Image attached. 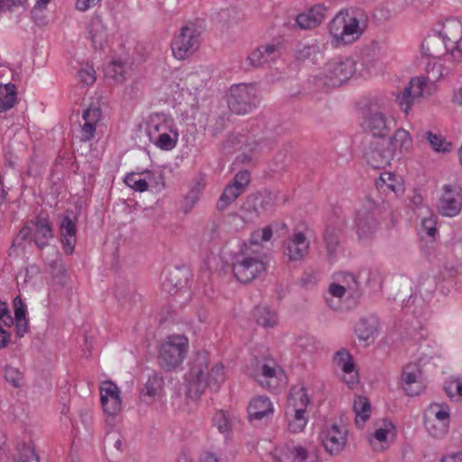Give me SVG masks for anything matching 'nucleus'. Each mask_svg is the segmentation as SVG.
<instances>
[{
	"label": "nucleus",
	"instance_id": "nucleus-61",
	"mask_svg": "<svg viewBox=\"0 0 462 462\" xmlns=\"http://www.w3.org/2000/svg\"><path fill=\"white\" fill-rule=\"evenodd\" d=\"M101 0H77L76 8L79 11L85 12L97 5Z\"/></svg>",
	"mask_w": 462,
	"mask_h": 462
},
{
	"label": "nucleus",
	"instance_id": "nucleus-41",
	"mask_svg": "<svg viewBox=\"0 0 462 462\" xmlns=\"http://www.w3.org/2000/svg\"><path fill=\"white\" fill-rule=\"evenodd\" d=\"M337 281L346 287L352 295H356L360 291V282L362 279L353 273L341 272L337 274Z\"/></svg>",
	"mask_w": 462,
	"mask_h": 462
},
{
	"label": "nucleus",
	"instance_id": "nucleus-27",
	"mask_svg": "<svg viewBox=\"0 0 462 462\" xmlns=\"http://www.w3.org/2000/svg\"><path fill=\"white\" fill-rule=\"evenodd\" d=\"M390 151L393 152V159L408 152L412 148V139L408 131L400 128L396 130L391 137L390 142L386 143Z\"/></svg>",
	"mask_w": 462,
	"mask_h": 462
},
{
	"label": "nucleus",
	"instance_id": "nucleus-60",
	"mask_svg": "<svg viewBox=\"0 0 462 462\" xmlns=\"http://www.w3.org/2000/svg\"><path fill=\"white\" fill-rule=\"evenodd\" d=\"M14 324L15 326V331L19 337L24 336L28 331V321L26 319H14Z\"/></svg>",
	"mask_w": 462,
	"mask_h": 462
},
{
	"label": "nucleus",
	"instance_id": "nucleus-3",
	"mask_svg": "<svg viewBox=\"0 0 462 462\" xmlns=\"http://www.w3.org/2000/svg\"><path fill=\"white\" fill-rule=\"evenodd\" d=\"M150 141L162 151H171L179 141V130L174 119L163 113L152 115L147 123Z\"/></svg>",
	"mask_w": 462,
	"mask_h": 462
},
{
	"label": "nucleus",
	"instance_id": "nucleus-63",
	"mask_svg": "<svg viewBox=\"0 0 462 462\" xmlns=\"http://www.w3.org/2000/svg\"><path fill=\"white\" fill-rule=\"evenodd\" d=\"M346 291V287L343 286L342 284L332 283L328 288L329 294L336 298H342L345 295Z\"/></svg>",
	"mask_w": 462,
	"mask_h": 462
},
{
	"label": "nucleus",
	"instance_id": "nucleus-28",
	"mask_svg": "<svg viewBox=\"0 0 462 462\" xmlns=\"http://www.w3.org/2000/svg\"><path fill=\"white\" fill-rule=\"evenodd\" d=\"M375 186L382 192L392 191L396 196L404 193L405 188L402 178L392 172H383L375 180Z\"/></svg>",
	"mask_w": 462,
	"mask_h": 462
},
{
	"label": "nucleus",
	"instance_id": "nucleus-20",
	"mask_svg": "<svg viewBox=\"0 0 462 462\" xmlns=\"http://www.w3.org/2000/svg\"><path fill=\"white\" fill-rule=\"evenodd\" d=\"M309 249L310 242L300 231L293 232L283 243V254L291 262L302 260L309 253Z\"/></svg>",
	"mask_w": 462,
	"mask_h": 462
},
{
	"label": "nucleus",
	"instance_id": "nucleus-19",
	"mask_svg": "<svg viewBox=\"0 0 462 462\" xmlns=\"http://www.w3.org/2000/svg\"><path fill=\"white\" fill-rule=\"evenodd\" d=\"M99 392L104 411L110 416L118 414L122 408L118 386L111 381H105L101 383Z\"/></svg>",
	"mask_w": 462,
	"mask_h": 462
},
{
	"label": "nucleus",
	"instance_id": "nucleus-62",
	"mask_svg": "<svg viewBox=\"0 0 462 462\" xmlns=\"http://www.w3.org/2000/svg\"><path fill=\"white\" fill-rule=\"evenodd\" d=\"M27 0H0V13L10 10L13 6L23 5Z\"/></svg>",
	"mask_w": 462,
	"mask_h": 462
},
{
	"label": "nucleus",
	"instance_id": "nucleus-18",
	"mask_svg": "<svg viewBox=\"0 0 462 462\" xmlns=\"http://www.w3.org/2000/svg\"><path fill=\"white\" fill-rule=\"evenodd\" d=\"M402 387L407 395L420 394L425 388L420 366L415 363L406 365L402 373Z\"/></svg>",
	"mask_w": 462,
	"mask_h": 462
},
{
	"label": "nucleus",
	"instance_id": "nucleus-45",
	"mask_svg": "<svg viewBox=\"0 0 462 462\" xmlns=\"http://www.w3.org/2000/svg\"><path fill=\"white\" fill-rule=\"evenodd\" d=\"M425 135L431 148L435 152H445L450 150L451 143L447 142L442 135L434 134L432 132H427Z\"/></svg>",
	"mask_w": 462,
	"mask_h": 462
},
{
	"label": "nucleus",
	"instance_id": "nucleus-42",
	"mask_svg": "<svg viewBox=\"0 0 462 462\" xmlns=\"http://www.w3.org/2000/svg\"><path fill=\"white\" fill-rule=\"evenodd\" d=\"M340 228L333 225H328L324 232V242L329 254H333L339 245Z\"/></svg>",
	"mask_w": 462,
	"mask_h": 462
},
{
	"label": "nucleus",
	"instance_id": "nucleus-4",
	"mask_svg": "<svg viewBox=\"0 0 462 462\" xmlns=\"http://www.w3.org/2000/svg\"><path fill=\"white\" fill-rule=\"evenodd\" d=\"M267 256L263 250H245L234 257L232 263L235 277L248 283L266 272Z\"/></svg>",
	"mask_w": 462,
	"mask_h": 462
},
{
	"label": "nucleus",
	"instance_id": "nucleus-34",
	"mask_svg": "<svg viewBox=\"0 0 462 462\" xmlns=\"http://www.w3.org/2000/svg\"><path fill=\"white\" fill-rule=\"evenodd\" d=\"M127 69L125 63L119 60H112L105 69V77L116 84H122L126 80Z\"/></svg>",
	"mask_w": 462,
	"mask_h": 462
},
{
	"label": "nucleus",
	"instance_id": "nucleus-29",
	"mask_svg": "<svg viewBox=\"0 0 462 462\" xmlns=\"http://www.w3.org/2000/svg\"><path fill=\"white\" fill-rule=\"evenodd\" d=\"M60 232L65 254H71L76 245L77 227L76 224L69 216H65L61 220L60 225Z\"/></svg>",
	"mask_w": 462,
	"mask_h": 462
},
{
	"label": "nucleus",
	"instance_id": "nucleus-2",
	"mask_svg": "<svg viewBox=\"0 0 462 462\" xmlns=\"http://www.w3.org/2000/svg\"><path fill=\"white\" fill-rule=\"evenodd\" d=\"M366 15L362 9L349 8L340 11L329 23L332 37L344 44H349L360 38L366 28Z\"/></svg>",
	"mask_w": 462,
	"mask_h": 462
},
{
	"label": "nucleus",
	"instance_id": "nucleus-52",
	"mask_svg": "<svg viewBox=\"0 0 462 462\" xmlns=\"http://www.w3.org/2000/svg\"><path fill=\"white\" fill-rule=\"evenodd\" d=\"M273 236V230L270 226H264L263 228L254 231L250 237V244L258 245L261 241L267 242L271 240Z\"/></svg>",
	"mask_w": 462,
	"mask_h": 462
},
{
	"label": "nucleus",
	"instance_id": "nucleus-49",
	"mask_svg": "<svg viewBox=\"0 0 462 462\" xmlns=\"http://www.w3.org/2000/svg\"><path fill=\"white\" fill-rule=\"evenodd\" d=\"M180 271L176 270L163 281L162 286L170 293H175L183 288L182 282L179 279Z\"/></svg>",
	"mask_w": 462,
	"mask_h": 462
},
{
	"label": "nucleus",
	"instance_id": "nucleus-32",
	"mask_svg": "<svg viewBox=\"0 0 462 462\" xmlns=\"http://www.w3.org/2000/svg\"><path fill=\"white\" fill-rule=\"evenodd\" d=\"M17 103V88L13 83L0 79V113L13 108Z\"/></svg>",
	"mask_w": 462,
	"mask_h": 462
},
{
	"label": "nucleus",
	"instance_id": "nucleus-30",
	"mask_svg": "<svg viewBox=\"0 0 462 462\" xmlns=\"http://www.w3.org/2000/svg\"><path fill=\"white\" fill-rule=\"evenodd\" d=\"M163 384V377L158 373H153L149 376L147 382L142 389L140 398L147 403L153 402V400L161 394Z\"/></svg>",
	"mask_w": 462,
	"mask_h": 462
},
{
	"label": "nucleus",
	"instance_id": "nucleus-44",
	"mask_svg": "<svg viewBox=\"0 0 462 462\" xmlns=\"http://www.w3.org/2000/svg\"><path fill=\"white\" fill-rule=\"evenodd\" d=\"M203 189L204 184L199 181H197L191 186L183 201V210L185 213H189L193 208L195 204L199 199Z\"/></svg>",
	"mask_w": 462,
	"mask_h": 462
},
{
	"label": "nucleus",
	"instance_id": "nucleus-24",
	"mask_svg": "<svg viewBox=\"0 0 462 462\" xmlns=\"http://www.w3.org/2000/svg\"><path fill=\"white\" fill-rule=\"evenodd\" d=\"M107 28L100 15H94L88 26V37L95 49H104L107 42Z\"/></svg>",
	"mask_w": 462,
	"mask_h": 462
},
{
	"label": "nucleus",
	"instance_id": "nucleus-53",
	"mask_svg": "<svg viewBox=\"0 0 462 462\" xmlns=\"http://www.w3.org/2000/svg\"><path fill=\"white\" fill-rule=\"evenodd\" d=\"M263 49L265 50V56L269 57L271 61L275 60L279 57H281L282 53V44L279 41H273L271 42L263 44Z\"/></svg>",
	"mask_w": 462,
	"mask_h": 462
},
{
	"label": "nucleus",
	"instance_id": "nucleus-11",
	"mask_svg": "<svg viewBox=\"0 0 462 462\" xmlns=\"http://www.w3.org/2000/svg\"><path fill=\"white\" fill-rule=\"evenodd\" d=\"M356 64L353 59L336 60L326 64L322 72L324 84L329 87L342 85L353 77Z\"/></svg>",
	"mask_w": 462,
	"mask_h": 462
},
{
	"label": "nucleus",
	"instance_id": "nucleus-21",
	"mask_svg": "<svg viewBox=\"0 0 462 462\" xmlns=\"http://www.w3.org/2000/svg\"><path fill=\"white\" fill-rule=\"evenodd\" d=\"M355 224L358 239L362 241L372 239L379 229V221L374 213L364 208L357 210Z\"/></svg>",
	"mask_w": 462,
	"mask_h": 462
},
{
	"label": "nucleus",
	"instance_id": "nucleus-47",
	"mask_svg": "<svg viewBox=\"0 0 462 462\" xmlns=\"http://www.w3.org/2000/svg\"><path fill=\"white\" fill-rule=\"evenodd\" d=\"M140 174L135 172L128 173L125 177V183L132 189L143 192L148 189V183L146 179L139 178Z\"/></svg>",
	"mask_w": 462,
	"mask_h": 462
},
{
	"label": "nucleus",
	"instance_id": "nucleus-23",
	"mask_svg": "<svg viewBox=\"0 0 462 462\" xmlns=\"http://www.w3.org/2000/svg\"><path fill=\"white\" fill-rule=\"evenodd\" d=\"M100 118L101 110L97 106H91L83 111L79 135L81 142H88L94 138Z\"/></svg>",
	"mask_w": 462,
	"mask_h": 462
},
{
	"label": "nucleus",
	"instance_id": "nucleus-15",
	"mask_svg": "<svg viewBox=\"0 0 462 462\" xmlns=\"http://www.w3.org/2000/svg\"><path fill=\"white\" fill-rule=\"evenodd\" d=\"M319 439L327 453L337 456L346 445L347 430L344 426L326 425L319 433Z\"/></svg>",
	"mask_w": 462,
	"mask_h": 462
},
{
	"label": "nucleus",
	"instance_id": "nucleus-39",
	"mask_svg": "<svg viewBox=\"0 0 462 462\" xmlns=\"http://www.w3.org/2000/svg\"><path fill=\"white\" fill-rule=\"evenodd\" d=\"M355 332L360 340L364 342L369 341L376 332L375 321L361 319L356 324Z\"/></svg>",
	"mask_w": 462,
	"mask_h": 462
},
{
	"label": "nucleus",
	"instance_id": "nucleus-57",
	"mask_svg": "<svg viewBox=\"0 0 462 462\" xmlns=\"http://www.w3.org/2000/svg\"><path fill=\"white\" fill-rule=\"evenodd\" d=\"M14 319H26V307L20 296H17L14 300Z\"/></svg>",
	"mask_w": 462,
	"mask_h": 462
},
{
	"label": "nucleus",
	"instance_id": "nucleus-38",
	"mask_svg": "<svg viewBox=\"0 0 462 462\" xmlns=\"http://www.w3.org/2000/svg\"><path fill=\"white\" fill-rule=\"evenodd\" d=\"M425 210L426 215L421 219L420 233L422 237H424L425 235L430 238V241L433 242L436 240V236L438 235L436 217L430 210L428 208H425Z\"/></svg>",
	"mask_w": 462,
	"mask_h": 462
},
{
	"label": "nucleus",
	"instance_id": "nucleus-51",
	"mask_svg": "<svg viewBox=\"0 0 462 462\" xmlns=\"http://www.w3.org/2000/svg\"><path fill=\"white\" fill-rule=\"evenodd\" d=\"M78 77L80 82L87 86L92 85L96 82V70L92 66L86 64L82 66L78 71Z\"/></svg>",
	"mask_w": 462,
	"mask_h": 462
},
{
	"label": "nucleus",
	"instance_id": "nucleus-25",
	"mask_svg": "<svg viewBox=\"0 0 462 462\" xmlns=\"http://www.w3.org/2000/svg\"><path fill=\"white\" fill-rule=\"evenodd\" d=\"M327 8L323 5H316L307 12L298 14L296 23L300 28L309 30L317 27L325 18Z\"/></svg>",
	"mask_w": 462,
	"mask_h": 462
},
{
	"label": "nucleus",
	"instance_id": "nucleus-6",
	"mask_svg": "<svg viewBox=\"0 0 462 462\" xmlns=\"http://www.w3.org/2000/svg\"><path fill=\"white\" fill-rule=\"evenodd\" d=\"M310 402L306 389L294 386L290 390L285 415L288 429L292 433H299L304 430L308 422L306 408Z\"/></svg>",
	"mask_w": 462,
	"mask_h": 462
},
{
	"label": "nucleus",
	"instance_id": "nucleus-40",
	"mask_svg": "<svg viewBox=\"0 0 462 462\" xmlns=\"http://www.w3.org/2000/svg\"><path fill=\"white\" fill-rule=\"evenodd\" d=\"M323 58L320 48L318 44L304 45L297 51V59L301 61L317 63Z\"/></svg>",
	"mask_w": 462,
	"mask_h": 462
},
{
	"label": "nucleus",
	"instance_id": "nucleus-31",
	"mask_svg": "<svg viewBox=\"0 0 462 462\" xmlns=\"http://www.w3.org/2000/svg\"><path fill=\"white\" fill-rule=\"evenodd\" d=\"M396 435L395 426L392 421L388 420H383L378 425L374 433V439H371V443L374 445V439L378 441L380 448L378 449L383 450L388 446L389 442L392 441Z\"/></svg>",
	"mask_w": 462,
	"mask_h": 462
},
{
	"label": "nucleus",
	"instance_id": "nucleus-10",
	"mask_svg": "<svg viewBox=\"0 0 462 462\" xmlns=\"http://www.w3.org/2000/svg\"><path fill=\"white\" fill-rule=\"evenodd\" d=\"M442 75L441 65L434 63L432 69L430 70L427 68V77H420L412 79L408 87L403 89V92L398 96L397 99L404 113H408L412 101L416 97H420L424 93L426 85L437 81Z\"/></svg>",
	"mask_w": 462,
	"mask_h": 462
},
{
	"label": "nucleus",
	"instance_id": "nucleus-64",
	"mask_svg": "<svg viewBox=\"0 0 462 462\" xmlns=\"http://www.w3.org/2000/svg\"><path fill=\"white\" fill-rule=\"evenodd\" d=\"M440 462H462V450L445 455Z\"/></svg>",
	"mask_w": 462,
	"mask_h": 462
},
{
	"label": "nucleus",
	"instance_id": "nucleus-46",
	"mask_svg": "<svg viewBox=\"0 0 462 462\" xmlns=\"http://www.w3.org/2000/svg\"><path fill=\"white\" fill-rule=\"evenodd\" d=\"M5 379L15 388H20L23 384V374L19 369L6 365L4 368Z\"/></svg>",
	"mask_w": 462,
	"mask_h": 462
},
{
	"label": "nucleus",
	"instance_id": "nucleus-37",
	"mask_svg": "<svg viewBox=\"0 0 462 462\" xmlns=\"http://www.w3.org/2000/svg\"><path fill=\"white\" fill-rule=\"evenodd\" d=\"M358 277L371 288H381L384 281V273L380 268L362 269Z\"/></svg>",
	"mask_w": 462,
	"mask_h": 462
},
{
	"label": "nucleus",
	"instance_id": "nucleus-13",
	"mask_svg": "<svg viewBox=\"0 0 462 462\" xmlns=\"http://www.w3.org/2000/svg\"><path fill=\"white\" fill-rule=\"evenodd\" d=\"M428 412L425 420L428 432L436 439L443 438L448 432L450 424L448 406L434 403L429 407Z\"/></svg>",
	"mask_w": 462,
	"mask_h": 462
},
{
	"label": "nucleus",
	"instance_id": "nucleus-33",
	"mask_svg": "<svg viewBox=\"0 0 462 462\" xmlns=\"http://www.w3.org/2000/svg\"><path fill=\"white\" fill-rule=\"evenodd\" d=\"M309 452L307 448L300 445L287 448L286 452L274 455L276 462H307Z\"/></svg>",
	"mask_w": 462,
	"mask_h": 462
},
{
	"label": "nucleus",
	"instance_id": "nucleus-7",
	"mask_svg": "<svg viewBox=\"0 0 462 462\" xmlns=\"http://www.w3.org/2000/svg\"><path fill=\"white\" fill-rule=\"evenodd\" d=\"M53 236L54 232L49 216L39 214L24 223L14 241L13 246L18 239L30 240L42 250L49 245V241L53 238Z\"/></svg>",
	"mask_w": 462,
	"mask_h": 462
},
{
	"label": "nucleus",
	"instance_id": "nucleus-5",
	"mask_svg": "<svg viewBox=\"0 0 462 462\" xmlns=\"http://www.w3.org/2000/svg\"><path fill=\"white\" fill-rule=\"evenodd\" d=\"M189 348L188 337L173 334L166 337L159 346L158 364L165 372L180 368L187 357Z\"/></svg>",
	"mask_w": 462,
	"mask_h": 462
},
{
	"label": "nucleus",
	"instance_id": "nucleus-36",
	"mask_svg": "<svg viewBox=\"0 0 462 462\" xmlns=\"http://www.w3.org/2000/svg\"><path fill=\"white\" fill-rule=\"evenodd\" d=\"M254 317L256 323L263 328H273L278 324V315L275 310L267 306H258L254 309Z\"/></svg>",
	"mask_w": 462,
	"mask_h": 462
},
{
	"label": "nucleus",
	"instance_id": "nucleus-9",
	"mask_svg": "<svg viewBox=\"0 0 462 462\" xmlns=\"http://www.w3.org/2000/svg\"><path fill=\"white\" fill-rule=\"evenodd\" d=\"M257 88L254 84H236L230 87L227 94V106L237 115L250 113L258 103Z\"/></svg>",
	"mask_w": 462,
	"mask_h": 462
},
{
	"label": "nucleus",
	"instance_id": "nucleus-56",
	"mask_svg": "<svg viewBox=\"0 0 462 462\" xmlns=\"http://www.w3.org/2000/svg\"><path fill=\"white\" fill-rule=\"evenodd\" d=\"M0 324L7 328L14 325V318L10 313L7 304L4 301H0Z\"/></svg>",
	"mask_w": 462,
	"mask_h": 462
},
{
	"label": "nucleus",
	"instance_id": "nucleus-50",
	"mask_svg": "<svg viewBox=\"0 0 462 462\" xmlns=\"http://www.w3.org/2000/svg\"><path fill=\"white\" fill-rule=\"evenodd\" d=\"M250 64L254 67H261L271 62L269 57L265 56V50L263 45L254 50L247 58Z\"/></svg>",
	"mask_w": 462,
	"mask_h": 462
},
{
	"label": "nucleus",
	"instance_id": "nucleus-54",
	"mask_svg": "<svg viewBox=\"0 0 462 462\" xmlns=\"http://www.w3.org/2000/svg\"><path fill=\"white\" fill-rule=\"evenodd\" d=\"M255 200L258 201V204L254 206V210L257 214L271 209L274 205V198L271 193L260 195L255 198Z\"/></svg>",
	"mask_w": 462,
	"mask_h": 462
},
{
	"label": "nucleus",
	"instance_id": "nucleus-22",
	"mask_svg": "<svg viewBox=\"0 0 462 462\" xmlns=\"http://www.w3.org/2000/svg\"><path fill=\"white\" fill-rule=\"evenodd\" d=\"M283 377L282 369L274 361L263 364L255 374V379L260 385L271 392L280 387Z\"/></svg>",
	"mask_w": 462,
	"mask_h": 462
},
{
	"label": "nucleus",
	"instance_id": "nucleus-1",
	"mask_svg": "<svg viewBox=\"0 0 462 462\" xmlns=\"http://www.w3.org/2000/svg\"><path fill=\"white\" fill-rule=\"evenodd\" d=\"M186 380L189 392H194L195 396H200L207 388L216 392L226 380L225 367L219 362L212 363L207 351H199L189 364Z\"/></svg>",
	"mask_w": 462,
	"mask_h": 462
},
{
	"label": "nucleus",
	"instance_id": "nucleus-8",
	"mask_svg": "<svg viewBox=\"0 0 462 462\" xmlns=\"http://www.w3.org/2000/svg\"><path fill=\"white\" fill-rule=\"evenodd\" d=\"M200 38V28L195 23H187L172 40L171 51L173 56L180 60L189 58L199 50Z\"/></svg>",
	"mask_w": 462,
	"mask_h": 462
},
{
	"label": "nucleus",
	"instance_id": "nucleus-35",
	"mask_svg": "<svg viewBox=\"0 0 462 462\" xmlns=\"http://www.w3.org/2000/svg\"><path fill=\"white\" fill-rule=\"evenodd\" d=\"M353 409L356 413V424L362 428L371 416V404L368 398L365 396L356 397Z\"/></svg>",
	"mask_w": 462,
	"mask_h": 462
},
{
	"label": "nucleus",
	"instance_id": "nucleus-14",
	"mask_svg": "<svg viewBox=\"0 0 462 462\" xmlns=\"http://www.w3.org/2000/svg\"><path fill=\"white\" fill-rule=\"evenodd\" d=\"M439 213L444 217H454L462 209V188L457 184H446L437 203Z\"/></svg>",
	"mask_w": 462,
	"mask_h": 462
},
{
	"label": "nucleus",
	"instance_id": "nucleus-55",
	"mask_svg": "<svg viewBox=\"0 0 462 462\" xmlns=\"http://www.w3.org/2000/svg\"><path fill=\"white\" fill-rule=\"evenodd\" d=\"M214 425L221 433H226L230 430V422L224 411H217L213 418Z\"/></svg>",
	"mask_w": 462,
	"mask_h": 462
},
{
	"label": "nucleus",
	"instance_id": "nucleus-12",
	"mask_svg": "<svg viewBox=\"0 0 462 462\" xmlns=\"http://www.w3.org/2000/svg\"><path fill=\"white\" fill-rule=\"evenodd\" d=\"M391 121L386 116L384 108L378 104H371L363 117V127L374 136L385 137L390 130Z\"/></svg>",
	"mask_w": 462,
	"mask_h": 462
},
{
	"label": "nucleus",
	"instance_id": "nucleus-59",
	"mask_svg": "<svg viewBox=\"0 0 462 462\" xmlns=\"http://www.w3.org/2000/svg\"><path fill=\"white\" fill-rule=\"evenodd\" d=\"M343 381L348 385L350 389L355 388L358 383V374L353 370V372H343Z\"/></svg>",
	"mask_w": 462,
	"mask_h": 462
},
{
	"label": "nucleus",
	"instance_id": "nucleus-16",
	"mask_svg": "<svg viewBox=\"0 0 462 462\" xmlns=\"http://www.w3.org/2000/svg\"><path fill=\"white\" fill-rule=\"evenodd\" d=\"M251 180L250 172L247 171H238L228 185L224 189L217 203L218 210L226 209L232 202H234L242 193Z\"/></svg>",
	"mask_w": 462,
	"mask_h": 462
},
{
	"label": "nucleus",
	"instance_id": "nucleus-17",
	"mask_svg": "<svg viewBox=\"0 0 462 462\" xmlns=\"http://www.w3.org/2000/svg\"><path fill=\"white\" fill-rule=\"evenodd\" d=\"M364 158L374 169H383L393 160V152L390 151L384 141H373L365 147Z\"/></svg>",
	"mask_w": 462,
	"mask_h": 462
},
{
	"label": "nucleus",
	"instance_id": "nucleus-58",
	"mask_svg": "<svg viewBox=\"0 0 462 462\" xmlns=\"http://www.w3.org/2000/svg\"><path fill=\"white\" fill-rule=\"evenodd\" d=\"M15 462H39V457L34 450L27 448Z\"/></svg>",
	"mask_w": 462,
	"mask_h": 462
},
{
	"label": "nucleus",
	"instance_id": "nucleus-48",
	"mask_svg": "<svg viewBox=\"0 0 462 462\" xmlns=\"http://www.w3.org/2000/svg\"><path fill=\"white\" fill-rule=\"evenodd\" d=\"M237 143L241 144L239 149H244L249 152H259L263 148V143L256 141L254 137H247L245 135L238 137Z\"/></svg>",
	"mask_w": 462,
	"mask_h": 462
},
{
	"label": "nucleus",
	"instance_id": "nucleus-26",
	"mask_svg": "<svg viewBox=\"0 0 462 462\" xmlns=\"http://www.w3.org/2000/svg\"><path fill=\"white\" fill-rule=\"evenodd\" d=\"M247 411L250 420H260L272 416L274 409L270 399L261 395L251 400Z\"/></svg>",
	"mask_w": 462,
	"mask_h": 462
},
{
	"label": "nucleus",
	"instance_id": "nucleus-43",
	"mask_svg": "<svg viewBox=\"0 0 462 462\" xmlns=\"http://www.w3.org/2000/svg\"><path fill=\"white\" fill-rule=\"evenodd\" d=\"M333 363L336 366L340 368L342 372H353L355 369L353 356L345 348H342L335 353Z\"/></svg>",
	"mask_w": 462,
	"mask_h": 462
}]
</instances>
